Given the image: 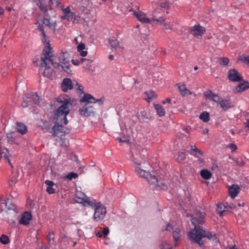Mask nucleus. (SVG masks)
<instances>
[{"instance_id": "f257e3e1", "label": "nucleus", "mask_w": 249, "mask_h": 249, "mask_svg": "<svg viewBox=\"0 0 249 249\" xmlns=\"http://www.w3.org/2000/svg\"><path fill=\"white\" fill-rule=\"evenodd\" d=\"M204 212L195 213L194 217L191 219L192 223L195 226L194 229L188 233L189 238L200 246L204 245L203 242L201 241V239L203 237H207L213 240L216 239L215 234H212L210 232L204 231L200 226H198L204 223Z\"/></svg>"}, {"instance_id": "f03ea898", "label": "nucleus", "mask_w": 249, "mask_h": 249, "mask_svg": "<svg viewBox=\"0 0 249 249\" xmlns=\"http://www.w3.org/2000/svg\"><path fill=\"white\" fill-rule=\"evenodd\" d=\"M46 22L47 19L46 18H43V19L38 20L36 23L37 26L38 30L43 37L42 41L44 45L45 46V48L43 49L40 56L38 58L34 59L33 61L35 65L40 67L39 70V72L45 77H46L45 70L47 69V51L46 50V37L44 29L47 27Z\"/></svg>"}, {"instance_id": "7ed1b4c3", "label": "nucleus", "mask_w": 249, "mask_h": 249, "mask_svg": "<svg viewBox=\"0 0 249 249\" xmlns=\"http://www.w3.org/2000/svg\"><path fill=\"white\" fill-rule=\"evenodd\" d=\"M56 101L60 105L57 109L54 110V119L58 123H63L66 125L69 123L67 117L70 112L72 104L70 99L61 97L56 98Z\"/></svg>"}, {"instance_id": "20e7f679", "label": "nucleus", "mask_w": 249, "mask_h": 249, "mask_svg": "<svg viewBox=\"0 0 249 249\" xmlns=\"http://www.w3.org/2000/svg\"><path fill=\"white\" fill-rule=\"evenodd\" d=\"M80 102L85 103L82 108L79 109L80 114L85 117H88L95 113V108L94 107L95 103L98 102L100 105L103 104L101 99L96 100L89 94H84L80 99Z\"/></svg>"}, {"instance_id": "39448f33", "label": "nucleus", "mask_w": 249, "mask_h": 249, "mask_svg": "<svg viewBox=\"0 0 249 249\" xmlns=\"http://www.w3.org/2000/svg\"><path fill=\"white\" fill-rule=\"evenodd\" d=\"M133 161L135 173L137 175L146 179L149 184L153 185L156 187H160L158 184L159 181L156 177L143 169L142 161L138 160L136 157H134Z\"/></svg>"}, {"instance_id": "423d86ee", "label": "nucleus", "mask_w": 249, "mask_h": 249, "mask_svg": "<svg viewBox=\"0 0 249 249\" xmlns=\"http://www.w3.org/2000/svg\"><path fill=\"white\" fill-rule=\"evenodd\" d=\"M129 11L132 12V14L142 23H151L152 21H156L158 23L162 24L165 20L163 18H157L155 15H153L151 18H149L146 14L141 11H136L131 9Z\"/></svg>"}, {"instance_id": "0eeeda50", "label": "nucleus", "mask_w": 249, "mask_h": 249, "mask_svg": "<svg viewBox=\"0 0 249 249\" xmlns=\"http://www.w3.org/2000/svg\"><path fill=\"white\" fill-rule=\"evenodd\" d=\"M21 104L23 107H34L38 104L40 99L36 93L32 92L26 94Z\"/></svg>"}, {"instance_id": "6e6552de", "label": "nucleus", "mask_w": 249, "mask_h": 249, "mask_svg": "<svg viewBox=\"0 0 249 249\" xmlns=\"http://www.w3.org/2000/svg\"><path fill=\"white\" fill-rule=\"evenodd\" d=\"M50 54H52L51 53L49 52L48 50V65H51L54 68L57 69L60 71H64L68 74H71L72 71L70 68V64L64 65L62 66L59 64V62L54 61V60L56 59V57L52 55L50 56Z\"/></svg>"}, {"instance_id": "1a4fd4ad", "label": "nucleus", "mask_w": 249, "mask_h": 249, "mask_svg": "<svg viewBox=\"0 0 249 249\" xmlns=\"http://www.w3.org/2000/svg\"><path fill=\"white\" fill-rule=\"evenodd\" d=\"M49 48V52L51 53L50 56L52 55L56 57L54 61L60 62L63 65L68 64L69 62V55L68 53L61 51L60 53H55L53 48L50 46V43L48 42V49Z\"/></svg>"}, {"instance_id": "9d476101", "label": "nucleus", "mask_w": 249, "mask_h": 249, "mask_svg": "<svg viewBox=\"0 0 249 249\" xmlns=\"http://www.w3.org/2000/svg\"><path fill=\"white\" fill-rule=\"evenodd\" d=\"M48 5L50 9H53L55 8H60L63 12L64 14H67L69 16H72V18H76L75 15L71 11L69 7L66 8H64L63 6L60 5V0H49Z\"/></svg>"}, {"instance_id": "9b49d317", "label": "nucleus", "mask_w": 249, "mask_h": 249, "mask_svg": "<svg viewBox=\"0 0 249 249\" xmlns=\"http://www.w3.org/2000/svg\"><path fill=\"white\" fill-rule=\"evenodd\" d=\"M107 213L106 207L103 205H98L96 207L94 210V215L93 216V220L95 222H100L102 221L105 217Z\"/></svg>"}, {"instance_id": "f8f14e48", "label": "nucleus", "mask_w": 249, "mask_h": 249, "mask_svg": "<svg viewBox=\"0 0 249 249\" xmlns=\"http://www.w3.org/2000/svg\"><path fill=\"white\" fill-rule=\"evenodd\" d=\"M205 31L204 27L197 24L194 25L191 28L190 33L195 37L200 38L204 34Z\"/></svg>"}, {"instance_id": "ddd939ff", "label": "nucleus", "mask_w": 249, "mask_h": 249, "mask_svg": "<svg viewBox=\"0 0 249 249\" xmlns=\"http://www.w3.org/2000/svg\"><path fill=\"white\" fill-rule=\"evenodd\" d=\"M62 124L56 122V124L52 128V132L53 136L59 137L64 135L65 133V128L62 125Z\"/></svg>"}, {"instance_id": "4468645a", "label": "nucleus", "mask_w": 249, "mask_h": 249, "mask_svg": "<svg viewBox=\"0 0 249 249\" xmlns=\"http://www.w3.org/2000/svg\"><path fill=\"white\" fill-rule=\"evenodd\" d=\"M171 230H173L172 233L173 236L175 241H178L180 240L181 234H180V229L179 228H176L173 229L172 226L168 223L166 227L163 229H162V231H170Z\"/></svg>"}, {"instance_id": "2eb2a0df", "label": "nucleus", "mask_w": 249, "mask_h": 249, "mask_svg": "<svg viewBox=\"0 0 249 249\" xmlns=\"http://www.w3.org/2000/svg\"><path fill=\"white\" fill-rule=\"evenodd\" d=\"M109 43L111 47L115 50H123L124 47L123 43L121 40H118L114 37L110 38L109 40Z\"/></svg>"}, {"instance_id": "dca6fc26", "label": "nucleus", "mask_w": 249, "mask_h": 249, "mask_svg": "<svg viewBox=\"0 0 249 249\" xmlns=\"http://www.w3.org/2000/svg\"><path fill=\"white\" fill-rule=\"evenodd\" d=\"M74 86L75 81L72 83L71 79L65 78L61 84V88L63 91L66 92L68 90L72 89Z\"/></svg>"}, {"instance_id": "f3484780", "label": "nucleus", "mask_w": 249, "mask_h": 249, "mask_svg": "<svg viewBox=\"0 0 249 249\" xmlns=\"http://www.w3.org/2000/svg\"><path fill=\"white\" fill-rule=\"evenodd\" d=\"M228 77L229 80L232 81L238 82L242 80V77L235 69H231L229 71Z\"/></svg>"}, {"instance_id": "a211bd4d", "label": "nucleus", "mask_w": 249, "mask_h": 249, "mask_svg": "<svg viewBox=\"0 0 249 249\" xmlns=\"http://www.w3.org/2000/svg\"><path fill=\"white\" fill-rule=\"evenodd\" d=\"M32 218V215L30 213L28 212H24L22 213L20 219L19 220V223L23 225H27L29 224Z\"/></svg>"}, {"instance_id": "6ab92c4d", "label": "nucleus", "mask_w": 249, "mask_h": 249, "mask_svg": "<svg viewBox=\"0 0 249 249\" xmlns=\"http://www.w3.org/2000/svg\"><path fill=\"white\" fill-rule=\"evenodd\" d=\"M217 209L216 210V213L217 214H218L220 216H222L225 212L227 211V210L222 209V208L224 207V208H227L228 207L230 208L231 209H235L236 208V205L235 204H231L230 205H229L227 203H226L225 204H218L217 205Z\"/></svg>"}, {"instance_id": "aec40b11", "label": "nucleus", "mask_w": 249, "mask_h": 249, "mask_svg": "<svg viewBox=\"0 0 249 249\" xmlns=\"http://www.w3.org/2000/svg\"><path fill=\"white\" fill-rule=\"evenodd\" d=\"M6 139L8 142L11 144H19L20 143L19 140L17 136L15 133L12 132L7 133L6 135Z\"/></svg>"}, {"instance_id": "412c9836", "label": "nucleus", "mask_w": 249, "mask_h": 249, "mask_svg": "<svg viewBox=\"0 0 249 249\" xmlns=\"http://www.w3.org/2000/svg\"><path fill=\"white\" fill-rule=\"evenodd\" d=\"M191 154L192 155L198 158V160L201 163H203V159L200 158L201 157L203 156V152L202 151L197 148L195 145L191 146Z\"/></svg>"}, {"instance_id": "4be33fe9", "label": "nucleus", "mask_w": 249, "mask_h": 249, "mask_svg": "<svg viewBox=\"0 0 249 249\" xmlns=\"http://www.w3.org/2000/svg\"><path fill=\"white\" fill-rule=\"evenodd\" d=\"M240 187L238 185L233 184L229 186L230 196L232 198H235L240 192Z\"/></svg>"}, {"instance_id": "5701e85b", "label": "nucleus", "mask_w": 249, "mask_h": 249, "mask_svg": "<svg viewBox=\"0 0 249 249\" xmlns=\"http://www.w3.org/2000/svg\"><path fill=\"white\" fill-rule=\"evenodd\" d=\"M88 197L81 191H77L75 194V200L79 203L84 204Z\"/></svg>"}, {"instance_id": "b1692460", "label": "nucleus", "mask_w": 249, "mask_h": 249, "mask_svg": "<svg viewBox=\"0 0 249 249\" xmlns=\"http://www.w3.org/2000/svg\"><path fill=\"white\" fill-rule=\"evenodd\" d=\"M249 88V83L248 82H244L239 84L235 88L234 91L236 92H241Z\"/></svg>"}, {"instance_id": "393cba45", "label": "nucleus", "mask_w": 249, "mask_h": 249, "mask_svg": "<svg viewBox=\"0 0 249 249\" xmlns=\"http://www.w3.org/2000/svg\"><path fill=\"white\" fill-rule=\"evenodd\" d=\"M10 154L9 152V151L7 148H1L0 149V157L1 158H4L5 160H6L9 163V164L10 165L11 167H13L12 164L10 162V160H9L10 157Z\"/></svg>"}, {"instance_id": "a878e982", "label": "nucleus", "mask_w": 249, "mask_h": 249, "mask_svg": "<svg viewBox=\"0 0 249 249\" xmlns=\"http://www.w3.org/2000/svg\"><path fill=\"white\" fill-rule=\"evenodd\" d=\"M178 89H179L180 94L182 96H185L192 94L191 91L189 90L185 85H178Z\"/></svg>"}, {"instance_id": "bb28decb", "label": "nucleus", "mask_w": 249, "mask_h": 249, "mask_svg": "<svg viewBox=\"0 0 249 249\" xmlns=\"http://www.w3.org/2000/svg\"><path fill=\"white\" fill-rule=\"evenodd\" d=\"M100 205L101 204L100 203L96 202L95 200L94 199L91 200L89 199V197L87 198V199H86V200L83 204V205L85 206H89L91 207L92 208L94 209V210H95L96 207H98V205Z\"/></svg>"}, {"instance_id": "cd10ccee", "label": "nucleus", "mask_w": 249, "mask_h": 249, "mask_svg": "<svg viewBox=\"0 0 249 249\" xmlns=\"http://www.w3.org/2000/svg\"><path fill=\"white\" fill-rule=\"evenodd\" d=\"M17 131L21 134H25L27 132L26 125L22 123H17L16 125Z\"/></svg>"}, {"instance_id": "c85d7f7f", "label": "nucleus", "mask_w": 249, "mask_h": 249, "mask_svg": "<svg viewBox=\"0 0 249 249\" xmlns=\"http://www.w3.org/2000/svg\"><path fill=\"white\" fill-rule=\"evenodd\" d=\"M220 107L224 110H226L231 108L232 106L231 105L230 100H221L219 103Z\"/></svg>"}, {"instance_id": "c756f323", "label": "nucleus", "mask_w": 249, "mask_h": 249, "mask_svg": "<svg viewBox=\"0 0 249 249\" xmlns=\"http://www.w3.org/2000/svg\"><path fill=\"white\" fill-rule=\"evenodd\" d=\"M154 107L158 116L162 117L165 115V111L161 105L160 104H155Z\"/></svg>"}, {"instance_id": "7c9ffc66", "label": "nucleus", "mask_w": 249, "mask_h": 249, "mask_svg": "<svg viewBox=\"0 0 249 249\" xmlns=\"http://www.w3.org/2000/svg\"><path fill=\"white\" fill-rule=\"evenodd\" d=\"M85 44L83 43H81L78 44L77 47V51L80 53L81 56L84 57L87 55L88 52L87 51H83L85 49Z\"/></svg>"}, {"instance_id": "2f4dec72", "label": "nucleus", "mask_w": 249, "mask_h": 249, "mask_svg": "<svg viewBox=\"0 0 249 249\" xmlns=\"http://www.w3.org/2000/svg\"><path fill=\"white\" fill-rule=\"evenodd\" d=\"M145 94L147 97L146 100L148 102H150L153 99H155L157 96L156 93L152 90L146 92Z\"/></svg>"}, {"instance_id": "473e14b6", "label": "nucleus", "mask_w": 249, "mask_h": 249, "mask_svg": "<svg viewBox=\"0 0 249 249\" xmlns=\"http://www.w3.org/2000/svg\"><path fill=\"white\" fill-rule=\"evenodd\" d=\"M200 175L202 178L205 179H209L211 178V173L207 169H202L200 172Z\"/></svg>"}, {"instance_id": "72a5a7b5", "label": "nucleus", "mask_w": 249, "mask_h": 249, "mask_svg": "<svg viewBox=\"0 0 249 249\" xmlns=\"http://www.w3.org/2000/svg\"><path fill=\"white\" fill-rule=\"evenodd\" d=\"M199 119L204 122H208L210 119L209 113L207 111H203L200 114Z\"/></svg>"}, {"instance_id": "f704fd0d", "label": "nucleus", "mask_w": 249, "mask_h": 249, "mask_svg": "<svg viewBox=\"0 0 249 249\" xmlns=\"http://www.w3.org/2000/svg\"><path fill=\"white\" fill-rule=\"evenodd\" d=\"M242 61L249 66V55L246 56L244 55H241L238 58L237 62Z\"/></svg>"}, {"instance_id": "c9c22d12", "label": "nucleus", "mask_w": 249, "mask_h": 249, "mask_svg": "<svg viewBox=\"0 0 249 249\" xmlns=\"http://www.w3.org/2000/svg\"><path fill=\"white\" fill-rule=\"evenodd\" d=\"M54 183L53 181L48 180V193L50 194H53L54 193V189L52 187Z\"/></svg>"}, {"instance_id": "e433bc0d", "label": "nucleus", "mask_w": 249, "mask_h": 249, "mask_svg": "<svg viewBox=\"0 0 249 249\" xmlns=\"http://www.w3.org/2000/svg\"><path fill=\"white\" fill-rule=\"evenodd\" d=\"M73 87L77 91L78 93H83V87L81 85H80L77 81H75V86H73Z\"/></svg>"}, {"instance_id": "4c0bfd02", "label": "nucleus", "mask_w": 249, "mask_h": 249, "mask_svg": "<svg viewBox=\"0 0 249 249\" xmlns=\"http://www.w3.org/2000/svg\"><path fill=\"white\" fill-rule=\"evenodd\" d=\"M186 155L184 152H178L177 154V160L178 162H181L186 158Z\"/></svg>"}, {"instance_id": "58836bf2", "label": "nucleus", "mask_w": 249, "mask_h": 249, "mask_svg": "<svg viewBox=\"0 0 249 249\" xmlns=\"http://www.w3.org/2000/svg\"><path fill=\"white\" fill-rule=\"evenodd\" d=\"M229 63V59L227 57H221L219 59V63L221 65L225 66Z\"/></svg>"}, {"instance_id": "ea45409f", "label": "nucleus", "mask_w": 249, "mask_h": 249, "mask_svg": "<svg viewBox=\"0 0 249 249\" xmlns=\"http://www.w3.org/2000/svg\"><path fill=\"white\" fill-rule=\"evenodd\" d=\"M18 179L16 175H13L11 178L8 181V183L10 186H12L15 184V183L17 182Z\"/></svg>"}, {"instance_id": "a19ab883", "label": "nucleus", "mask_w": 249, "mask_h": 249, "mask_svg": "<svg viewBox=\"0 0 249 249\" xmlns=\"http://www.w3.org/2000/svg\"><path fill=\"white\" fill-rule=\"evenodd\" d=\"M38 127L42 129V130L46 131V129L47 128V124L46 120H41L38 124Z\"/></svg>"}, {"instance_id": "79ce46f5", "label": "nucleus", "mask_w": 249, "mask_h": 249, "mask_svg": "<svg viewBox=\"0 0 249 249\" xmlns=\"http://www.w3.org/2000/svg\"><path fill=\"white\" fill-rule=\"evenodd\" d=\"M0 241L3 244H7L9 242V239L7 235L3 234L0 237Z\"/></svg>"}, {"instance_id": "37998d69", "label": "nucleus", "mask_w": 249, "mask_h": 249, "mask_svg": "<svg viewBox=\"0 0 249 249\" xmlns=\"http://www.w3.org/2000/svg\"><path fill=\"white\" fill-rule=\"evenodd\" d=\"M204 95L206 98L211 100L214 94L211 90H208L204 93Z\"/></svg>"}, {"instance_id": "c03bdc74", "label": "nucleus", "mask_w": 249, "mask_h": 249, "mask_svg": "<svg viewBox=\"0 0 249 249\" xmlns=\"http://www.w3.org/2000/svg\"><path fill=\"white\" fill-rule=\"evenodd\" d=\"M61 18L62 19H67L69 21H71L72 22H75L76 20V18H72V16H69L67 14H65L63 16H61Z\"/></svg>"}, {"instance_id": "a18cd8bd", "label": "nucleus", "mask_w": 249, "mask_h": 249, "mask_svg": "<svg viewBox=\"0 0 249 249\" xmlns=\"http://www.w3.org/2000/svg\"><path fill=\"white\" fill-rule=\"evenodd\" d=\"M78 177V175L76 173H74L73 172H71L68 174L66 176V178L69 179V180H71L72 179L76 178Z\"/></svg>"}, {"instance_id": "49530a36", "label": "nucleus", "mask_w": 249, "mask_h": 249, "mask_svg": "<svg viewBox=\"0 0 249 249\" xmlns=\"http://www.w3.org/2000/svg\"><path fill=\"white\" fill-rule=\"evenodd\" d=\"M55 25H56V23L55 22H54L52 24L50 23L49 22V20L48 19V27H49V28L53 32H54V31H55Z\"/></svg>"}, {"instance_id": "de8ad7c7", "label": "nucleus", "mask_w": 249, "mask_h": 249, "mask_svg": "<svg viewBox=\"0 0 249 249\" xmlns=\"http://www.w3.org/2000/svg\"><path fill=\"white\" fill-rule=\"evenodd\" d=\"M211 100L219 104L221 100V98L217 94H214Z\"/></svg>"}, {"instance_id": "09e8293b", "label": "nucleus", "mask_w": 249, "mask_h": 249, "mask_svg": "<svg viewBox=\"0 0 249 249\" xmlns=\"http://www.w3.org/2000/svg\"><path fill=\"white\" fill-rule=\"evenodd\" d=\"M86 60H87V59L85 58H82L81 59L80 61H79L77 60L72 59L71 62L73 65H74L75 66H78L81 63V62H83V61H84Z\"/></svg>"}, {"instance_id": "8fccbe9b", "label": "nucleus", "mask_w": 249, "mask_h": 249, "mask_svg": "<svg viewBox=\"0 0 249 249\" xmlns=\"http://www.w3.org/2000/svg\"><path fill=\"white\" fill-rule=\"evenodd\" d=\"M2 201H3L4 202H5L6 207L8 209H14V208H15V206L13 205H12L11 206H10L8 205V204L10 203V202L9 200L6 201L5 200H2V199H0V202L1 203H3Z\"/></svg>"}, {"instance_id": "3c124183", "label": "nucleus", "mask_w": 249, "mask_h": 249, "mask_svg": "<svg viewBox=\"0 0 249 249\" xmlns=\"http://www.w3.org/2000/svg\"><path fill=\"white\" fill-rule=\"evenodd\" d=\"M161 249H171V246L168 243H165L161 245Z\"/></svg>"}, {"instance_id": "603ef678", "label": "nucleus", "mask_w": 249, "mask_h": 249, "mask_svg": "<svg viewBox=\"0 0 249 249\" xmlns=\"http://www.w3.org/2000/svg\"><path fill=\"white\" fill-rule=\"evenodd\" d=\"M228 147L230 148L232 151H234L237 149L236 145L233 143L229 144L228 145Z\"/></svg>"}, {"instance_id": "864d4df0", "label": "nucleus", "mask_w": 249, "mask_h": 249, "mask_svg": "<svg viewBox=\"0 0 249 249\" xmlns=\"http://www.w3.org/2000/svg\"><path fill=\"white\" fill-rule=\"evenodd\" d=\"M109 233V229L107 227H105L103 229V233L105 236H107Z\"/></svg>"}, {"instance_id": "5fc2aeb1", "label": "nucleus", "mask_w": 249, "mask_h": 249, "mask_svg": "<svg viewBox=\"0 0 249 249\" xmlns=\"http://www.w3.org/2000/svg\"><path fill=\"white\" fill-rule=\"evenodd\" d=\"M244 125L245 127L249 130V119H246V122H244Z\"/></svg>"}, {"instance_id": "6e6d98bb", "label": "nucleus", "mask_w": 249, "mask_h": 249, "mask_svg": "<svg viewBox=\"0 0 249 249\" xmlns=\"http://www.w3.org/2000/svg\"><path fill=\"white\" fill-rule=\"evenodd\" d=\"M116 140L119 142H128V141L127 140H123L122 138L117 137Z\"/></svg>"}, {"instance_id": "4d7b16f0", "label": "nucleus", "mask_w": 249, "mask_h": 249, "mask_svg": "<svg viewBox=\"0 0 249 249\" xmlns=\"http://www.w3.org/2000/svg\"><path fill=\"white\" fill-rule=\"evenodd\" d=\"M166 103H171V100L170 99V98H167L165 100L163 101L162 102V103L163 104H165Z\"/></svg>"}, {"instance_id": "13d9d810", "label": "nucleus", "mask_w": 249, "mask_h": 249, "mask_svg": "<svg viewBox=\"0 0 249 249\" xmlns=\"http://www.w3.org/2000/svg\"><path fill=\"white\" fill-rule=\"evenodd\" d=\"M209 132V130L208 128H205L203 130V133L204 134H208Z\"/></svg>"}, {"instance_id": "bf43d9fd", "label": "nucleus", "mask_w": 249, "mask_h": 249, "mask_svg": "<svg viewBox=\"0 0 249 249\" xmlns=\"http://www.w3.org/2000/svg\"><path fill=\"white\" fill-rule=\"evenodd\" d=\"M237 205L238 206H242L243 207L245 205V202H238Z\"/></svg>"}, {"instance_id": "052dcab7", "label": "nucleus", "mask_w": 249, "mask_h": 249, "mask_svg": "<svg viewBox=\"0 0 249 249\" xmlns=\"http://www.w3.org/2000/svg\"><path fill=\"white\" fill-rule=\"evenodd\" d=\"M4 14L3 9L0 6V15H2Z\"/></svg>"}, {"instance_id": "680f3d73", "label": "nucleus", "mask_w": 249, "mask_h": 249, "mask_svg": "<svg viewBox=\"0 0 249 249\" xmlns=\"http://www.w3.org/2000/svg\"><path fill=\"white\" fill-rule=\"evenodd\" d=\"M108 58L110 60H112L114 59V56L112 54H110L108 56Z\"/></svg>"}, {"instance_id": "e2e57ef3", "label": "nucleus", "mask_w": 249, "mask_h": 249, "mask_svg": "<svg viewBox=\"0 0 249 249\" xmlns=\"http://www.w3.org/2000/svg\"><path fill=\"white\" fill-rule=\"evenodd\" d=\"M228 249H237V248H236L235 246H232L231 247H228Z\"/></svg>"}, {"instance_id": "0e129e2a", "label": "nucleus", "mask_w": 249, "mask_h": 249, "mask_svg": "<svg viewBox=\"0 0 249 249\" xmlns=\"http://www.w3.org/2000/svg\"><path fill=\"white\" fill-rule=\"evenodd\" d=\"M27 167L30 169V168H32V164H31L30 163H29L27 165Z\"/></svg>"}, {"instance_id": "69168bd1", "label": "nucleus", "mask_w": 249, "mask_h": 249, "mask_svg": "<svg viewBox=\"0 0 249 249\" xmlns=\"http://www.w3.org/2000/svg\"><path fill=\"white\" fill-rule=\"evenodd\" d=\"M74 41H75V43H76V44H78V37H77L75 38Z\"/></svg>"}, {"instance_id": "338daca9", "label": "nucleus", "mask_w": 249, "mask_h": 249, "mask_svg": "<svg viewBox=\"0 0 249 249\" xmlns=\"http://www.w3.org/2000/svg\"><path fill=\"white\" fill-rule=\"evenodd\" d=\"M6 10H7L8 11H10L12 10V8L9 7H7L6 8Z\"/></svg>"}, {"instance_id": "774afa93", "label": "nucleus", "mask_w": 249, "mask_h": 249, "mask_svg": "<svg viewBox=\"0 0 249 249\" xmlns=\"http://www.w3.org/2000/svg\"><path fill=\"white\" fill-rule=\"evenodd\" d=\"M197 69H198V68H197V66H196V67H194V70H197Z\"/></svg>"}]
</instances>
